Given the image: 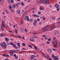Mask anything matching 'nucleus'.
I'll return each instance as SVG.
<instances>
[{
	"instance_id": "obj_1",
	"label": "nucleus",
	"mask_w": 60,
	"mask_h": 60,
	"mask_svg": "<svg viewBox=\"0 0 60 60\" xmlns=\"http://www.w3.org/2000/svg\"><path fill=\"white\" fill-rule=\"evenodd\" d=\"M0 45L3 47V49H5L7 47V45L4 42L1 43L0 44Z\"/></svg>"
},
{
	"instance_id": "obj_2",
	"label": "nucleus",
	"mask_w": 60,
	"mask_h": 60,
	"mask_svg": "<svg viewBox=\"0 0 60 60\" xmlns=\"http://www.w3.org/2000/svg\"><path fill=\"white\" fill-rule=\"evenodd\" d=\"M2 26L3 27H4V26H5V25H4V21L2 22Z\"/></svg>"
},
{
	"instance_id": "obj_3",
	"label": "nucleus",
	"mask_w": 60,
	"mask_h": 60,
	"mask_svg": "<svg viewBox=\"0 0 60 60\" xmlns=\"http://www.w3.org/2000/svg\"><path fill=\"white\" fill-rule=\"evenodd\" d=\"M53 58L55 60H58V58L56 56H55L53 57Z\"/></svg>"
},
{
	"instance_id": "obj_4",
	"label": "nucleus",
	"mask_w": 60,
	"mask_h": 60,
	"mask_svg": "<svg viewBox=\"0 0 60 60\" xmlns=\"http://www.w3.org/2000/svg\"><path fill=\"white\" fill-rule=\"evenodd\" d=\"M13 47L14 48H16V49H18V48H19V49H20V47H16V45H15L14 44H13Z\"/></svg>"
},
{
	"instance_id": "obj_5",
	"label": "nucleus",
	"mask_w": 60,
	"mask_h": 60,
	"mask_svg": "<svg viewBox=\"0 0 60 60\" xmlns=\"http://www.w3.org/2000/svg\"><path fill=\"white\" fill-rule=\"evenodd\" d=\"M43 2L44 4H47V1L46 0H43Z\"/></svg>"
},
{
	"instance_id": "obj_6",
	"label": "nucleus",
	"mask_w": 60,
	"mask_h": 60,
	"mask_svg": "<svg viewBox=\"0 0 60 60\" xmlns=\"http://www.w3.org/2000/svg\"><path fill=\"white\" fill-rule=\"evenodd\" d=\"M55 6L56 8H59V5L57 4H55Z\"/></svg>"
},
{
	"instance_id": "obj_7",
	"label": "nucleus",
	"mask_w": 60,
	"mask_h": 60,
	"mask_svg": "<svg viewBox=\"0 0 60 60\" xmlns=\"http://www.w3.org/2000/svg\"><path fill=\"white\" fill-rule=\"evenodd\" d=\"M20 30L21 31H22V32H24V29H23V28H20Z\"/></svg>"
},
{
	"instance_id": "obj_8",
	"label": "nucleus",
	"mask_w": 60,
	"mask_h": 60,
	"mask_svg": "<svg viewBox=\"0 0 60 60\" xmlns=\"http://www.w3.org/2000/svg\"><path fill=\"white\" fill-rule=\"evenodd\" d=\"M40 9L41 10H43L44 9L43 7L42 6L41 7V8H40Z\"/></svg>"
},
{
	"instance_id": "obj_9",
	"label": "nucleus",
	"mask_w": 60,
	"mask_h": 60,
	"mask_svg": "<svg viewBox=\"0 0 60 60\" xmlns=\"http://www.w3.org/2000/svg\"><path fill=\"white\" fill-rule=\"evenodd\" d=\"M19 2H18L17 3V4H16V6L18 7H19Z\"/></svg>"
},
{
	"instance_id": "obj_10",
	"label": "nucleus",
	"mask_w": 60,
	"mask_h": 60,
	"mask_svg": "<svg viewBox=\"0 0 60 60\" xmlns=\"http://www.w3.org/2000/svg\"><path fill=\"white\" fill-rule=\"evenodd\" d=\"M30 40L31 41H34V39L33 38L30 39Z\"/></svg>"
},
{
	"instance_id": "obj_11",
	"label": "nucleus",
	"mask_w": 60,
	"mask_h": 60,
	"mask_svg": "<svg viewBox=\"0 0 60 60\" xmlns=\"http://www.w3.org/2000/svg\"><path fill=\"white\" fill-rule=\"evenodd\" d=\"M1 29L3 31H4V29L3 28V27H2V26H1Z\"/></svg>"
},
{
	"instance_id": "obj_12",
	"label": "nucleus",
	"mask_w": 60,
	"mask_h": 60,
	"mask_svg": "<svg viewBox=\"0 0 60 60\" xmlns=\"http://www.w3.org/2000/svg\"><path fill=\"white\" fill-rule=\"evenodd\" d=\"M41 4V1H39L38 2V4Z\"/></svg>"
},
{
	"instance_id": "obj_13",
	"label": "nucleus",
	"mask_w": 60,
	"mask_h": 60,
	"mask_svg": "<svg viewBox=\"0 0 60 60\" xmlns=\"http://www.w3.org/2000/svg\"><path fill=\"white\" fill-rule=\"evenodd\" d=\"M13 8H15L16 7V5L14 4H13L12 6Z\"/></svg>"
},
{
	"instance_id": "obj_14",
	"label": "nucleus",
	"mask_w": 60,
	"mask_h": 60,
	"mask_svg": "<svg viewBox=\"0 0 60 60\" xmlns=\"http://www.w3.org/2000/svg\"><path fill=\"white\" fill-rule=\"evenodd\" d=\"M47 29H48L47 28H44L43 29V31H46Z\"/></svg>"
},
{
	"instance_id": "obj_15",
	"label": "nucleus",
	"mask_w": 60,
	"mask_h": 60,
	"mask_svg": "<svg viewBox=\"0 0 60 60\" xmlns=\"http://www.w3.org/2000/svg\"><path fill=\"white\" fill-rule=\"evenodd\" d=\"M47 50L48 51V52L49 53H51V52H52V51H50L49 50Z\"/></svg>"
},
{
	"instance_id": "obj_16",
	"label": "nucleus",
	"mask_w": 60,
	"mask_h": 60,
	"mask_svg": "<svg viewBox=\"0 0 60 60\" xmlns=\"http://www.w3.org/2000/svg\"><path fill=\"white\" fill-rule=\"evenodd\" d=\"M22 45L23 46H26V44L25 43H22Z\"/></svg>"
},
{
	"instance_id": "obj_17",
	"label": "nucleus",
	"mask_w": 60,
	"mask_h": 60,
	"mask_svg": "<svg viewBox=\"0 0 60 60\" xmlns=\"http://www.w3.org/2000/svg\"><path fill=\"white\" fill-rule=\"evenodd\" d=\"M10 53H11V56H12V55H13V52H11Z\"/></svg>"
},
{
	"instance_id": "obj_18",
	"label": "nucleus",
	"mask_w": 60,
	"mask_h": 60,
	"mask_svg": "<svg viewBox=\"0 0 60 60\" xmlns=\"http://www.w3.org/2000/svg\"><path fill=\"white\" fill-rule=\"evenodd\" d=\"M5 40L6 41H9V39H8L7 38H5Z\"/></svg>"
},
{
	"instance_id": "obj_19",
	"label": "nucleus",
	"mask_w": 60,
	"mask_h": 60,
	"mask_svg": "<svg viewBox=\"0 0 60 60\" xmlns=\"http://www.w3.org/2000/svg\"><path fill=\"white\" fill-rule=\"evenodd\" d=\"M33 25L34 26H36V23L35 22H34L33 23Z\"/></svg>"
},
{
	"instance_id": "obj_20",
	"label": "nucleus",
	"mask_w": 60,
	"mask_h": 60,
	"mask_svg": "<svg viewBox=\"0 0 60 60\" xmlns=\"http://www.w3.org/2000/svg\"><path fill=\"white\" fill-rule=\"evenodd\" d=\"M9 9H11L12 7L10 5L9 7Z\"/></svg>"
},
{
	"instance_id": "obj_21",
	"label": "nucleus",
	"mask_w": 60,
	"mask_h": 60,
	"mask_svg": "<svg viewBox=\"0 0 60 60\" xmlns=\"http://www.w3.org/2000/svg\"><path fill=\"white\" fill-rule=\"evenodd\" d=\"M29 47H30L31 48H32V49H33V47H32V46L31 45H29Z\"/></svg>"
},
{
	"instance_id": "obj_22",
	"label": "nucleus",
	"mask_w": 60,
	"mask_h": 60,
	"mask_svg": "<svg viewBox=\"0 0 60 60\" xmlns=\"http://www.w3.org/2000/svg\"><path fill=\"white\" fill-rule=\"evenodd\" d=\"M13 43L11 42L10 43V45H12V46H13Z\"/></svg>"
},
{
	"instance_id": "obj_23",
	"label": "nucleus",
	"mask_w": 60,
	"mask_h": 60,
	"mask_svg": "<svg viewBox=\"0 0 60 60\" xmlns=\"http://www.w3.org/2000/svg\"><path fill=\"white\" fill-rule=\"evenodd\" d=\"M43 56H44V57H45V58H48L45 55H43Z\"/></svg>"
},
{
	"instance_id": "obj_24",
	"label": "nucleus",
	"mask_w": 60,
	"mask_h": 60,
	"mask_svg": "<svg viewBox=\"0 0 60 60\" xmlns=\"http://www.w3.org/2000/svg\"><path fill=\"white\" fill-rule=\"evenodd\" d=\"M51 38H49L48 39V41H51Z\"/></svg>"
},
{
	"instance_id": "obj_25",
	"label": "nucleus",
	"mask_w": 60,
	"mask_h": 60,
	"mask_svg": "<svg viewBox=\"0 0 60 60\" xmlns=\"http://www.w3.org/2000/svg\"><path fill=\"white\" fill-rule=\"evenodd\" d=\"M25 18H26V19H28V18H29V16H25Z\"/></svg>"
},
{
	"instance_id": "obj_26",
	"label": "nucleus",
	"mask_w": 60,
	"mask_h": 60,
	"mask_svg": "<svg viewBox=\"0 0 60 60\" xmlns=\"http://www.w3.org/2000/svg\"><path fill=\"white\" fill-rule=\"evenodd\" d=\"M28 6H27L25 7V9L26 10V9H27L28 8Z\"/></svg>"
},
{
	"instance_id": "obj_27",
	"label": "nucleus",
	"mask_w": 60,
	"mask_h": 60,
	"mask_svg": "<svg viewBox=\"0 0 60 60\" xmlns=\"http://www.w3.org/2000/svg\"><path fill=\"white\" fill-rule=\"evenodd\" d=\"M52 19L53 20H54V19H55V18L54 17H52Z\"/></svg>"
},
{
	"instance_id": "obj_28",
	"label": "nucleus",
	"mask_w": 60,
	"mask_h": 60,
	"mask_svg": "<svg viewBox=\"0 0 60 60\" xmlns=\"http://www.w3.org/2000/svg\"><path fill=\"white\" fill-rule=\"evenodd\" d=\"M47 4H49V0H47Z\"/></svg>"
},
{
	"instance_id": "obj_29",
	"label": "nucleus",
	"mask_w": 60,
	"mask_h": 60,
	"mask_svg": "<svg viewBox=\"0 0 60 60\" xmlns=\"http://www.w3.org/2000/svg\"><path fill=\"white\" fill-rule=\"evenodd\" d=\"M17 45L19 47H20V44H19V43H17Z\"/></svg>"
},
{
	"instance_id": "obj_30",
	"label": "nucleus",
	"mask_w": 60,
	"mask_h": 60,
	"mask_svg": "<svg viewBox=\"0 0 60 60\" xmlns=\"http://www.w3.org/2000/svg\"><path fill=\"white\" fill-rule=\"evenodd\" d=\"M31 57H30V59L32 60L34 59V58L32 56H31Z\"/></svg>"
},
{
	"instance_id": "obj_31",
	"label": "nucleus",
	"mask_w": 60,
	"mask_h": 60,
	"mask_svg": "<svg viewBox=\"0 0 60 60\" xmlns=\"http://www.w3.org/2000/svg\"><path fill=\"white\" fill-rule=\"evenodd\" d=\"M50 25H47L46 26H45V27H49L50 26Z\"/></svg>"
},
{
	"instance_id": "obj_32",
	"label": "nucleus",
	"mask_w": 60,
	"mask_h": 60,
	"mask_svg": "<svg viewBox=\"0 0 60 60\" xmlns=\"http://www.w3.org/2000/svg\"><path fill=\"white\" fill-rule=\"evenodd\" d=\"M42 18L43 20H45V17H43Z\"/></svg>"
},
{
	"instance_id": "obj_33",
	"label": "nucleus",
	"mask_w": 60,
	"mask_h": 60,
	"mask_svg": "<svg viewBox=\"0 0 60 60\" xmlns=\"http://www.w3.org/2000/svg\"><path fill=\"white\" fill-rule=\"evenodd\" d=\"M33 19H31L30 20V22L33 21Z\"/></svg>"
},
{
	"instance_id": "obj_34",
	"label": "nucleus",
	"mask_w": 60,
	"mask_h": 60,
	"mask_svg": "<svg viewBox=\"0 0 60 60\" xmlns=\"http://www.w3.org/2000/svg\"><path fill=\"white\" fill-rule=\"evenodd\" d=\"M4 35H5L4 34H1L0 35V36H4Z\"/></svg>"
},
{
	"instance_id": "obj_35",
	"label": "nucleus",
	"mask_w": 60,
	"mask_h": 60,
	"mask_svg": "<svg viewBox=\"0 0 60 60\" xmlns=\"http://www.w3.org/2000/svg\"><path fill=\"white\" fill-rule=\"evenodd\" d=\"M11 2L12 3H14V1L13 0H11Z\"/></svg>"
},
{
	"instance_id": "obj_36",
	"label": "nucleus",
	"mask_w": 60,
	"mask_h": 60,
	"mask_svg": "<svg viewBox=\"0 0 60 60\" xmlns=\"http://www.w3.org/2000/svg\"><path fill=\"white\" fill-rule=\"evenodd\" d=\"M17 12L19 14H20V11H18Z\"/></svg>"
},
{
	"instance_id": "obj_37",
	"label": "nucleus",
	"mask_w": 60,
	"mask_h": 60,
	"mask_svg": "<svg viewBox=\"0 0 60 60\" xmlns=\"http://www.w3.org/2000/svg\"><path fill=\"white\" fill-rule=\"evenodd\" d=\"M14 52H15V53H16V52H18V51H17L14 50Z\"/></svg>"
},
{
	"instance_id": "obj_38",
	"label": "nucleus",
	"mask_w": 60,
	"mask_h": 60,
	"mask_svg": "<svg viewBox=\"0 0 60 60\" xmlns=\"http://www.w3.org/2000/svg\"><path fill=\"white\" fill-rule=\"evenodd\" d=\"M57 8V11H59V8Z\"/></svg>"
},
{
	"instance_id": "obj_39",
	"label": "nucleus",
	"mask_w": 60,
	"mask_h": 60,
	"mask_svg": "<svg viewBox=\"0 0 60 60\" xmlns=\"http://www.w3.org/2000/svg\"><path fill=\"white\" fill-rule=\"evenodd\" d=\"M6 13H9V11H6Z\"/></svg>"
},
{
	"instance_id": "obj_40",
	"label": "nucleus",
	"mask_w": 60,
	"mask_h": 60,
	"mask_svg": "<svg viewBox=\"0 0 60 60\" xmlns=\"http://www.w3.org/2000/svg\"><path fill=\"white\" fill-rule=\"evenodd\" d=\"M21 4L22 5H23V6H24V3L23 2H21Z\"/></svg>"
},
{
	"instance_id": "obj_41",
	"label": "nucleus",
	"mask_w": 60,
	"mask_h": 60,
	"mask_svg": "<svg viewBox=\"0 0 60 60\" xmlns=\"http://www.w3.org/2000/svg\"><path fill=\"white\" fill-rule=\"evenodd\" d=\"M31 56H32L33 58H34V57H35V56L34 55H32Z\"/></svg>"
},
{
	"instance_id": "obj_42",
	"label": "nucleus",
	"mask_w": 60,
	"mask_h": 60,
	"mask_svg": "<svg viewBox=\"0 0 60 60\" xmlns=\"http://www.w3.org/2000/svg\"><path fill=\"white\" fill-rule=\"evenodd\" d=\"M41 13V12L40 11L38 12V14H40Z\"/></svg>"
},
{
	"instance_id": "obj_43",
	"label": "nucleus",
	"mask_w": 60,
	"mask_h": 60,
	"mask_svg": "<svg viewBox=\"0 0 60 60\" xmlns=\"http://www.w3.org/2000/svg\"><path fill=\"white\" fill-rule=\"evenodd\" d=\"M27 21H29L30 20V19H29V18H28L27 19Z\"/></svg>"
},
{
	"instance_id": "obj_44",
	"label": "nucleus",
	"mask_w": 60,
	"mask_h": 60,
	"mask_svg": "<svg viewBox=\"0 0 60 60\" xmlns=\"http://www.w3.org/2000/svg\"><path fill=\"white\" fill-rule=\"evenodd\" d=\"M8 3H10V2H11L10 0H8Z\"/></svg>"
},
{
	"instance_id": "obj_45",
	"label": "nucleus",
	"mask_w": 60,
	"mask_h": 60,
	"mask_svg": "<svg viewBox=\"0 0 60 60\" xmlns=\"http://www.w3.org/2000/svg\"><path fill=\"white\" fill-rule=\"evenodd\" d=\"M33 15V16H34V17H36V15Z\"/></svg>"
},
{
	"instance_id": "obj_46",
	"label": "nucleus",
	"mask_w": 60,
	"mask_h": 60,
	"mask_svg": "<svg viewBox=\"0 0 60 60\" xmlns=\"http://www.w3.org/2000/svg\"><path fill=\"white\" fill-rule=\"evenodd\" d=\"M2 55L3 56H6V55H5L4 54H3Z\"/></svg>"
},
{
	"instance_id": "obj_47",
	"label": "nucleus",
	"mask_w": 60,
	"mask_h": 60,
	"mask_svg": "<svg viewBox=\"0 0 60 60\" xmlns=\"http://www.w3.org/2000/svg\"><path fill=\"white\" fill-rule=\"evenodd\" d=\"M15 32H17V31H18V30L16 29H15Z\"/></svg>"
},
{
	"instance_id": "obj_48",
	"label": "nucleus",
	"mask_w": 60,
	"mask_h": 60,
	"mask_svg": "<svg viewBox=\"0 0 60 60\" xmlns=\"http://www.w3.org/2000/svg\"><path fill=\"white\" fill-rule=\"evenodd\" d=\"M14 50H10V52H14Z\"/></svg>"
},
{
	"instance_id": "obj_49",
	"label": "nucleus",
	"mask_w": 60,
	"mask_h": 60,
	"mask_svg": "<svg viewBox=\"0 0 60 60\" xmlns=\"http://www.w3.org/2000/svg\"><path fill=\"white\" fill-rule=\"evenodd\" d=\"M53 28H54V27H51L50 28V29H53Z\"/></svg>"
},
{
	"instance_id": "obj_50",
	"label": "nucleus",
	"mask_w": 60,
	"mask_h": 60,
	"mask_svg": "<svg viewBox=\"0 0 60 60\" xmlns=\"http://www.w3.org/2000/svg\"><path fill=\"white\" fill-rule=\"evenodd\" d=\"M57 42V40H56L55 41V43H54L55 44V42Z\"/></svg>"
},
{
	"instance_id": "obj_51",
	"label": "nucleus",
	"mask_w": 60,
	"mask_h": 60,
	"mask_svg": "<svg viewBox=\"0 0 60 60\" xmlns=\"http://www.w3.org/2000/svg\"><path fill=\"white\" fill-rule=\"evenodd\" d=\"M37 20H38V21H40V19H39V18H38L37 19Z\"/></svg>"
},
{
	"instance_id": "obj_52",
	"label": "nucleus",
	"mask_w": 60,
	"mask_h": 60,
	"mask_svg": "<svg viewBox=\"0 0 60 60\" xmlns=\"http://www.w3.org/2000/svg\"><path fill=\"white\" fill-rule=\"evenodd\" d=\"M36 17H39V16L38 15H36Z\"/></svg>"
},
{
	"instance_id": "obj_53",
	"label": "nucleus",
	"mask_w": 60,
	"mask_h": 60,
	"mask_svg": "<svg viewBox=\"0 0 60 60\" xmlns=\"http://www.w3.org/2000/svg\"><path fill=\"white\" fill-rule=\"evenodd\" d=\"M43 36L44 37H46V36L43 35Z\"/></svg>"
},
{
	"instance_id": "obj_54",
	"label": "nucleus",
	"mask_w": 60,
	"mask_h": 60,
	"mask_svg": "<svg viewBox=\"0 0 60 60\" xmlns=\"http://www.w3.org/2000/svg\"><path fill=\"white\" fill-rule=\"evenodd\" d=\"M49 59V60H52L51 58H48Z\"/></svg>"
},
{
	"instance_id": "obj_55",
	"label": "nucleus",
	"mask_w": 60,
	"mask_h": 60,
	"mask_svg": "<svg viewBox=\"0 0 60 60\" xmlns=\"http://www.w3.org/2000/svg\"><path fill=\"white\" fill-rule=\"evenodd\" d=\"M15 37H16L17 38H18V35H15Z\"/></svg>"
},
{
	"instance_id": "obj_56",
	"label": "nucleus",
	"mask_w": 60,
	"mask_h": 60,
	"mask_svg": "<svg viewBox=\"0 0 60 60\" xmlns=\"http://www.w3.org/2000/svg\"><path fill=\"white\" fill-rule=\"evenodd\" d=\"M7 45H10V44L9 43H7Z\"/></svg>"
},
{
	"instance_id": "obj_57",
	"label": "nucleus",
	"mask_w": 60,
	"mask_h": 60,
	"mask_svg": "<svg viewBox=\"0 0 60 60\" xmlns=\"http://www.w3.org/2000/svg\"><path fill=\"white\" fill-rule=\"evenodd\" d=\"M34 21H35V22L36 23V22H37V20H35Z\"/></svg>"
},
{
	"instance_id": "obj_58",
	"label": "nucleus",
	"mask_w": 60,
	"mask_h": 60,
	"mask_svg": "<svg viewBox=\"0 0 60 60\" xmlns=\"http://www.w3.org/2000/svg\"><path fill=\"white\" fill-rule=\"evenodd\" d=\"M16 54H15L14 55V57H16Z\"/></svg>"
},
{
	"instance_id": "obj_59",
	"label": "nucleus",
	"mask_w": 60,
	"mask_h": 60,
	"mask_svg": "<svg viewBox=\"0 0 60 60\" xmlns=\"http://www.w3.org/2000/svg\"><path fill=\"white\" fill-rule=\"evenodd\" d=\"M54 47H57V46L56 45H54Z\"/></svg>"
},
{
	"instance_id": "obj_60",
	"label": "nucleus",
	"mask_w": 60,
	"mask_h": 60,
	"mask_svg": "<svg viewBox=\"0 0 60 60\" xmlns=\"http://www.w3.org/2000/svg\"><path fill=\"white\" fill-rule=\"evenodd\" d=\"M9 32H10L11 33H13V32H12V31H11L10 30Z\"/></svg>"
},
{
	"instance_id": "obj_61",
	"label": "nucleus",
	"mask_w": 60,
	"mask_h": 60,
	"mask_svg": "<svg viewBox=\"0 0 60 60\" xmlns=\"http://www.w3.org/2000/svg\"><path fill=\"white\" fill-rule=\"evenodd\" d=\"M37 34V33H33V34Z\"/></svg>"
},
{
	"instance_id": "obj_62",
	"label": "nucleus",
	"mask_w": 60,
	"mask_h": 60,
	"mask_svg": "<svg viewBox=\"0 0 60 60\" xmlns=\"http://www.w3.org/2000/svg\"><path fill=\"white\" fill-rule=\"evenodd\" d=\"M25 32H27V30H26V29H25Z\"/></svg>"
},
{
	"instance_id": "obj_63",
	"label": "nucleus",
	"mask_w": 60,
	"mask_h": 60,
	"mask_svg": "<svg viewBox=\"0 0 60 60\" xmlns=\"http://www.w3.org/2000/svg\"><path fill=\"white\" fill-rule=\"evenodd\" d=\"M38 37L37 36H35V38H37Z\"/></svg>"
},
{
	"instance_id": "obj_64",
	"label": "nucleus",
	"mask_w": 60,
	"mask_h": 60,
	"mask_svg": "<svg viewBox=\"0 0 60 60\" xmlns=\"http://www.w3.org/2000/svg\"><path fill=\"white\" fill-rule=\"evenodd\" d=\"M18 58V57L17 56H16V57H15V58L16 59H17Z\"/></svg>"
}]
</instances>
